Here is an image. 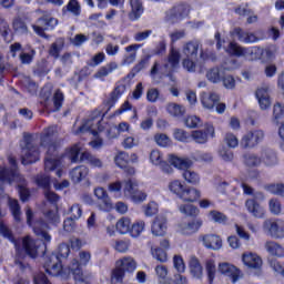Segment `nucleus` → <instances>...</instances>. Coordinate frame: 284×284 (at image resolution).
<instances>
[{
	"mask_svg": "<svg viewBox=\"0 0 284 284\" xmlns=\"http://www.w3.org/2000/svg\"><path fill=\"white\" fill-rule=\"evenodd\" d=\"M169 162L178 170H183L182 176L186 183H190L191 185H199V183H201L199 173L190 169L194 165V162L190 158L169 155Z\"/></svg>",
	"mask_w": 284,
	"mask_h": 284,
	"instance_id": "f257e3e1",
	"label": "nucleus"
},
{
	"mask_svg": "<svg viewBox=\"0 0 284 284\" xmlns=\"http://www.w3.org/2000/svg\"><path fill=\"white\" fill-rule=\"evenodd\" d=\"M179 63H181V52L179 50L171 48L166 63L161 67L159 62H154L151 68V77H156V74H170L179 68Z\"/></svg>",
	"mask_w": 284,
	"mask_h": 284,
	"instance_id": "f03ea898",
	"label": "nucleus"
},
{
	"mask_svg": "<svg viewBox=\"0 0 284 284\" xmlns=\"http://www.w3.org/2000/svg\"><path fill=\"white\" fill-rule=\"evenodd\" d=\"M136 262L132 257H124L116 262L115 268L111 273V284H123L125 272H134Z\"/></svg>",
	"mask_w": 284,
	"mask_h": 284,
	"instance_id": "7ed1b4c3",
	"label": "nucleus"
},
{
	"mask_svg": "<svg viewBox=\"0 0 284 284\" xmlns=\"http://www.w3.org/2000/svg\"><path fill=\"white\" fill-rule=\"evenodd\" d=\"M9 164L11 165L10 169L6 166L0 168V181L1 183H8L12 185V183H26V179L19 174L17 171V160L12 156L8 158Z\"/></svg>",
	"mask_w": 284,
	"mask_h": 284,
	"instance_id": "20e7f679",
	"label": "nucleus"
},
{
	"mask_svg": "<svg viewBox=\"0 0 284 284\" xmlns=\"http://www.w3.org/2000/svg\"><path fill=\"white\" fill-rule=\"evenodd\" d=\"M39 161V149L34 145V139L30 134L23 136L22 165H30Z\"/></svg>",
	"mask_w": 284,
	"mask_h": 284,
	"instance_id": "39448f33",
	"label": "nucleus"
},
{
	"mask_svg": "<svg viewBox=\"0 0 284 284\" xmlns=\"http://www.w3.org/2000/svg\"><path fill=\"white\" fill-rule=\"evenodd\" d=\"M264 139L265 132L263 130H252L242 136L240 145L242 150H254L260 143H263Z\"/></svg>",
	"mask_w": 284,
	"mask_h": 284,
	"instance_id": "423d86ee",
	"label": "nucleus"
},
{
	"mask_svg": "<svg viewBox=\"0 0 284 284\" xmlns=\"http://www.w3.org/2000/svg\"><path fill=\"white\" fill-rule=\"evenodd\" d=\"M263 231L271 239H284V220L268 219L263 222Z\"/></svg>",
	"mask_w": 284,
	"mask_h": 284,
	"instance_id": "0eeeda50",
	"label": "nucleus"
},
{
	"mask_svg": "<svg viewBox=\"0 0 284 284\" xmlns=\"http://www.w3.org/2000/svg\"><path fill=\"white\" fill-rule=\"evenodd\" d=\"M38 24H32L33 32L39 37H47L45 30H54L57 26H59V20L57 18H52V16L44 14L37 21Z\"/></svg>",
	"mask_w": 284,
	"mask_h": 284,
	"instance_id": "6e6552de",
	"label": "nucleus"
},
{
	"mask_svg": "<svg viewBox=\"0 0 284 284\" xmlns=\"http://www.w3.org/2000/svg\"><path fill=\"white\" fill-rule=\"evenodd\" d=\"M57 125H51L44 128L41 133V146L47 148L48 152H55L57 144L54 142V136L57 135Z\"/></svg>",
	"mask_w": 284,
	"mask_h": 284,
	"instance_id": "1a4fd4ad",
	"label": "nucleus"
},
{
	"mask_svg": "<svg viewBox=\"0 0 284 284\" xmlns=\"http://www.w3.org/2000/svg\"><path fill=\"white\" fill-rule=\"evenodd\" d=\"M217 271L220 274H223V276L230 278L232 283H236L243 278V272H241L239 267L227 262L220 263Z\"/></svg>",
	"mask_w": 284,
	"mask_h": 284,
	"instance_id": "9d476101",
	"label": "nucleus"
},
{
	"mask_svg": "<svg viewBox=\"0 0 284 284\" xmlns=\"http://www.w3.org/2000/svg\"><path fill=\"white\" fill-rule=\"evenodd\" d=\"M44 270L50 276H63V265H61L59 255L51 254L48 256L44 263Z\"/></svg>",
	"mask_w": 284,
	"mask_h": 284,
	"instance_id": "9b49d317",
	"label": "nucleus"
},
{
	"mask_svg": "<svg viewBox=\"0 0 284 284\" xmlns=\"http://www.w3.org/2000/svg\"><path fill=\"white\" fill-rule=\"evenodd\" d=\"M101 116L95 115L87 120L75 132V134H83L85 132H90L93 136H97L99 132H103V126H101Z\"/></svg>",
	"mask_w": 284,
	"mask_h": 284,
	"instance_id": "f8f14e48",
	"label": "nucleus"
},
{
	"mask_svg": "<svg viewBox=\"0 0 284 284\" xmlns=\"http://www.w3.org/2000/svg\"><path fill=\"white\" fill-rule=\"evenodd\" d=\"M36 183L39 185V187H42L44 190V197L49 203H52L55 205V203H59V196L57 193L50 191V176L48 175H38L36 178Z\"/></svg>",
	"mask_w": 284,
	"mask_h": 284,
	"instance_id": "ddd939ff",
	"label": "nucleus"
},
{
	"mask_svg": "<svg viewBox=\"0 0 284 284\" xmlns=\"http://www.w3.org/2000/svg\"><path fill=\"white\" fill-rule=\"evenodd\" d=\"M190 14V6L187 4H179L173 7L166 12V21L170 23H178V21H182Z\"/></svg>",
	"mask_w": 284,
	"mask_h": 284,
	"instance_id": "4468645a",
	"label": "nucleus"
},
{
	"mask_svg": "<svg viewBox=\"0 0 284 284\" xmlns=\"http://www.w3.org/2000/svg\"><path fill=\"white\" fill-rule=\"evenodd\" d=\"M231 37L236 38L237 41H240V43H256L258 42V37H256V33L254 32H250V31H245L243 30L241 27H236L234 28L231 32H230Z\"/></svg>",
	"mask_w": 284,
	"mask_h": 284,
	"instance_id": "2eb2a0df",
	"label": "nucleus"
},
{
	"mask_svg": "<svg viewBox=\"0 0 284 284\" xmlns=\"http://www.w3.org/2000/svg\"><path fill=\"white\" fill-rule=\"evenodd\" d=\"M258 48L256 47H251V48H245L241 47V44L236 42H230L227 47V52L229 54H233V57H250L254 54V52H257Z\"/></svg>",
	"mask_w": 284,
	"mask_h": 284,
	"instance_id": "dca6fc26",
	"label": "nucleus"
},
{
	"mask_svg": "<svg viewBox=\"0 0 284 284\" xmlns=\"http://www.w3.org/2000/svg\"><path fill=\"white\" fill-rule=\"evenodd\" d=\"M94 196L99 199L100 204L99 207L103 212H110V210H113L112 200L110 199V195H108V191L103 187H95L94 189Z\"/></svg>",
	"mask_w": 284,
	"mask_h": 284,
	"instance_id": "f3484780",
	"label": "nucleus"
},
{
	"mask_svg": "<svg viewBox=\"0 0 284 284\" xmlns=\"http://www.w3.org/2000/svg\"><path fill=\"white\" fill-rule=\"evenodd\" d=\"M153 236H165L168 234V219L163 215H158L151 225Z\"/></svg>",
	"mask_w": 284,
	"mask_h": 284,
	"instance_id": "a211bd4d",
	"label": "nucleus"
},
{
	"mask_svg": "<svg viewBox=\"0 0 284 284\" xmlns=\"http://www.w3.org/2000/svg\"><path fill=\"white\" fill-rule=\"evenodd\" d=\"M129 6H130V10L128 13L129 21H139V19L143 17V12H145L143 2L141 0H129Z\"/></svg>",
	"mask_w": 284,
	"mask_h": 284,
	"instance_id": "6ab92c4d",
	"label": "nucleus"
},
{
	"mask_svg": "<svg viewBox=\"0 0 284 284\" xmlns=\"http://www.w3.org/2000/svg\"><path fill=\"white\" fill-rule=\"evenodd\" d=\"M201 241L207 250H221L223 247V240L216 234H206L201 236Z\"/></svg>",
	"mask_w": 284,
	"mask_h": 284,
	"instance_id": "aec40b11",
	"label": "nucleus"
},
{
	"mask_svg": "<svg viewBox=\"0 0 284 284\" xmlns=\"http://www.w3.org/2000/svg\"><path fill=\"white\" fill-rule=\"evenodd\" d=\"M242 262L250 270H261L263 265V260L256 253H243Z\"/></svg>",
	"mask_w": 284,
	"mask_h": 284,
	"instance_id": "412c9836",
	"label": "nucleus"
},
{
	"mask_svg": "<svg viewBox=\"0 0 284 284\" xmlns=\"http://www.w3.org/2000/svg\"><path fill=\"white\" fill-rule=\"evenodd\" d=\"M48 223H45L43 220L37 221L33 224V232L36 236L44 241V243H50L52 241V236L48 234Z\"/></svg>",
	"mask_w": 284,
	"mask_h": 284,
	"instance_id": "4be33fe9",
	"label": "nucleus"
},
{
	"mask_svg": "<svg viewBox=\"0 0 284 284\" xmlns=\"http://www.w3.org/2000/svg\"><path fill=\"white\" fill-rule=\"evenodd\" d=\"M245 207L248 214H252L254 219H264L265 217V207L261 206L258 202L254 199H248L245 201Z\"/></svg>",
	"mask_w": 284,
	"mask_h": 284,
	"instance_id": "5701e85b",
	"label": "nucleus"
},
{
	"mask_svg": "<svg viewBox=\"0 0 284 284\" xmlns=\"http://www.w3.org/2000/svg\"><path fill=\"white\" fill-rule=\"evenodd\" d=\"M22 250L30 258H37V256H39V245H37V241L30 236L22 239Z\"/></svg>",
	"mask_w": 284,
	"mask_h": 284,
	"instance_id": "b1692460",
	"label": "nucleus"
},
{
	"mask_svg": "<svg viewBox=\"0 0 284 284\" xmlns=\"http://www.w3.org/2000/svg\"><path fill=\"white\" fill-rule=\"evenodd\" d=\"M255 97L258 101L261 110H267V108L272 105V102L270 101V88H258L255 92Z\"/></svg>",
	"mask_w": 284,
	"mask_h": 284,
	"instance_id": "393cba45",
	"label": "nucleus"
},
{
	"mask_svg": "<svg viewBox=\"0 0 284 284\" xmlns=\"http://www.w3.org/2000/svg\"><path fill=\"white\" fill-rule=\"evenodd\" d=\"M189 268L190 274L193 276V278H203V265H201V261H199V257H196V255L190 256Z\"/></svg>",
	"mask_w": 284,
	"mask_h": 284,
	"instance_id": "a878e982",
	"label": "nucleus"
},
{
	"mask_svg": "<svg viewBox=\"0 0 284 284\" xmlns=\"http://www.w3.org/2000/svg\"><path fill=\"white\" fill-rule=\"evenodd\" d=\"M262 163L267 168H274V165H278V156H276V152L272 149H262L261 151Z\"/></svg>",
	"mask_w": 284,
	"mask_h": 284,
	"instance_id": "bb28decb",
	"label": "nucleus"
},
{
	"mask_svg": "<svg viewBox=\"0 0 284 284\" xmlns=\"http://www.w3.org/2000/svg\"><path fill=\"white\" fill-rule=\"evenodd\" d=\"M200 45L196 40L189 41L183 44L182 54L189 59H197Z\"/></svg>",
	"mask_w": 284,
	"mask_h": 284,
	"instance_id": "cd10ccee",
	"label": "nucleus"
},
{
	"mask_svg": "<svg viewBox=\"0 0 284 284\" xmlns=\"http://www.w3.org/2000/svg\"><path fill=\"white\" fill-rule=\"evenodd\" d=\"M142 47V44H131L125 47V52L123 60H122V65H132L134 61H136V52H139V49Z\"/></svg>",
	"mask_w": 284,
	"mask_h": 284,
	"instance_id": "c85d7f7f",
	"label": "nucleus"
},
{
	"mask_svg": "<svg viewBox=\"0 0 284 284\" xmlns=\"http://www.w3.org/2000/svg\"><path fill=\"white\" fill-rule=\"evenodd\" d=\"M219 101H221V98L216 93L203 92L201 94V103L206 110H213Z\"/></svg>",
	"mask_w": 284,
	"mask_h": 284,
	"instance_id": "c756f323",
	"label": "nucleus"
},
{
	"mask_svg": "<svg viewBox=\"0 0 284 284\" xmlns=\"http://www.w3.org/2000/svg\"><path fill=\"white\" fill-rule=\"evenodd\" d=\"M180 199L186 203H194L201 199V191L192 186H184V191L180 195Z\"/></svg>",
	"mask_w": 284,
	"mask_h": 284,
	"instance_id": "7c9ffc66",
	"label": "nucleus"
},
{
	"mask_svg": "<svg viewBox=\"0 0 284 284\" xmlns=\"http://www.w3.org/2000/svg\"><path fill=\"white\" fill-rule=\"evenodd\" d=\"M90 174V169L85 165L75 166L70 172V178L73 183H81Z\"/></svg>",
	"mask_w": 284,
	"mask_h": 284,
	"instance_id": "2f4dec72",
	"label": "nucleus"
},
{
	"mask_svg": "<svg viewBox=\"0 0 284 284\" xmlns=\"http://www.w3.org/2000/svg\"><path fill=\"white\" fill-rule=\"evenodd\" d=\"M201 225H203V222L201 220H195L189 223L180 224L179 230L181 234L190 235L195 234L197 230H201Z\"/></svg>",
	"mask_w": 284,
	"mask_h": 284,
	"instance_id": "473e14b6",
	"label": "nucleus"
},
{
	"mask_svg": "<svg viewBox=\"0 0 284 284\" xmlns=\"http://www.w3.org/2000/svg\"><path fill=\"white\" fill-rule=\"evenodd\" d=\"M69 271L78 283H83L85 281V275L83 274V270L81 268V264H79L78 260H73L71 262Z\"/></svg>",
	"mask_w": 284,
	"mask_h": 284,
	"instance_id": "72a5a7b5",
	"label": "nucleus"
},
{
	"mask_svg": "<svg viewBox=\"0 0 284 284\" xmlns=\"http://www.w3.org/2000/svg\"><path fill=\"white\" fill-rule=\"evenodd\" d=\"M122 190L124 196L130 199L139 190V182L133 179L124 180L122 182Z\"/></svg>",
	"mask_w": 284,
	"mask_h": 284,
	"instance_id": "f704fd0d",
	"label": "nucleus"
},
{
	"mask_svg": "<svg viewBox=\"0 0 284 284\" xmlns=\"http://www.w3.org/2000/svg\"><path fill=\"white\" fill-rule=\"evenodd\" d=\"M81 143L72 145L68 152V158L71 163H83V153H81Z\"/></svg>",
	"mask_w": 284,
	"mask_h": 284,
	"instance_id": "c9c22d12",
	"label": "nucleus"
},
{
	"mask_svg": "<svg viewBox=\"0 0 284 284\" xmlns=\"http://www.w3.org/2000/svg\"><path fill=\"white\" fill-rule=\"evenodd\" d=\"M28 16H17L12 22L13 30L16 32H19V34H28V24H26V21H28Z\"/></svg>",
	"mask_w": 284,
	"mask_h": 284,
	"instance_id": "e433bc0d",
	"label": "nucleus"
},
{
	"mask_svg": "<svg viewBox=\"0 0 284 284\" xmlns=\"http://www.w3.org/2000/svg\"><path fill=\"white\" fill-rule=\"evenodd\" d=\"M114 70H119V64L116 62H109L104 67H101L98 72H95V79H105L109 74H112Z\"/></svg>",
	"mask_w": 284,
	"mask_h": 284,
	"instance_id": "4c0bfd02",
	"label": "nucleus"
},
{
	"mask_svg": "<svg viewBox=\"0 0 284 284\" xmlns=\"http://www.w3.org/2000/svg\"><path fill=\"white\" fill-rule=\"evenodd\" d=\"M65 47V40L63 38H58L49 48V55L53 59H59L61 51Z\"/></svg>",
	"mask_w": 284,
	"mask_h": 284,
	"instance_id": "58836bf2",
	"label": "nucleus"
},
{
	"mask_svg": "<svg viewBox=\"0 0 284 284\" xmlns=\"http://www.w3.org/2000/svg\"><path fill=\"white\" fill-rule=\"evenodd\" d=\"M224 74L225 73L223 72V69L215 67L206 71V79L211 83H221V81H223Z\"/></svg>",
	"mask_w": 284,
	"mask_h": 284,
	"instance_id": "ea45409f",
	"label": "nucleus"
},
{
	"mask_svg": "<svg viewBox=\"0 0 284 284\" xmlns=\"http://www.w3.org/2000/svg\"><path fill=\"white\" fill-rule=\"evenodd\" d=\"M59 165V159H57V151H48L44 159V169L47 172H51Z\"/></svg>",
	"mask_w": 284,
	"mask_h": 284,
	"instance_id": "a19ab883",
	"label": "nucleus"
},
{
	"mask_svg": "<svg viewBox=\"0 0 284 284\" xmlns=\"http://www.w3.org/2000/svg\"><path fill=\"white\" fill-rule=\"evenodd\" d=\"M265 250L272 254V256H284V247L274 241H267L265 243Z\"/></svg>",
	"mask_w": 284,
	"mask_h": 284,
	"instance_id": "79ce46f5",
	"label": "nucleus"
},
{
	"mask_svg": "<svg viewBox=\"0 0 284 284\" xmlns=\"http://www.w3.org/2000/svg\"><path fill=\"white\" fill-rule=\"evenodd\" d=\"M82 161L91 165V168H103V161L88 151L82 152Z\"/></svg>",
	"mask_w": 284,
	"mask_h": 284,
	"instance_id": "37998d69",
	"label": "nucleus"
},
{
	"mask_svg": "<svg viewBox=\"0 0 284 284\" xmlns=\"http://www.w3.org/2000/svg\"><path fill=\"white\" fill-rule=\"evenodd\" d=\"M273 122L278 125L284 123V105L277 102L273 106Z\"/></svg>",
	"mask_w": 284,
	"mask_h": 284,
	"instance_id": "c03bdc74",
	"label": "nucleus"
},
{
	"mask_svg": "<svg viewBox=\"0 0 284 284\" xmlns=\"http://www.w3.org/2000/svg\"><path fill=\"white\" fill-rule=\"evenodd\" d=\"M9 207L14 221L21 223V206L19 205V201L9 197Z\"/></svg>",
	"mask_w": 284,
	"mask_h": 284,
	"instance_id": "a18cd8bd",
	"label": "nucleus"
},
{
	"mask_svg": "<svg viewBox=\"0 0 284 284\" xmlns=\"http://www.w3.org/2000/svg\"><path fill=\"white\" fill-rule=\"evenodd\" d=\"M12 34V29H10V23L6 18L0 16V37L3 41H10V36Z\"/></svg>",
	"mask_w": 284,
	"mask_h": 284,
	"instance_id": "49530a36",
	"label": "nucleus"
},
{
	"mask_svg": "<svg viewBox=\"0 0 284 284\" xmlns=\"http://www.w3.org/2000/svg\"><path fill=\"white\" fill-rule=\"evenodd\" d=\"M243 159L247 168H258V165L262 163L261 156H258L256 153H246L243 155Z\"/></svg>",
	"mask_w": 284,
	"mask_h": 284,
	"instance_id": "de8ad7c7",
	"label": "nucleus"
},
{
	"mask_svg": "<svg viewBox=\"0 0 284 284\" xmlns=\"http://www.w3.org/2000/svg\"><path fill=\"white\" fill-rule=\"evenodd\" d=\"M205 272L209 278V283H214V278H216V263L214 262V260H206Z\"/></svg>",
	"mask_w": 284,
	"mask_h": 284,
	"instance_id": "09e8293b",
	"label": "nucleus"
},
{
	"mask_svg": "<svg viewBox=\"0 0 284 284\" xmlns=\"http://www.w3.org/2000/svg\"><path fill=\"white\" fill-rule=\"evenodd\" d=\"M169 190L170 192H172V194H175V196H179L181 199V195L185 190V184H183V182H181L180 180H173L169 183Z\"/></svg>",
	"mask_w": 284,
	"mask_h": 284,
	"instance_id": "8fccbe9b",
	"label": "nucleus"
},
{
	"mask_svg": "<svg viewBox=\"0 0 284 284\" xmlns=\"http://www.w3.org/2000/svg\"><path fill=\"white\" fill-rule=\"evenodd\" d=\"M65 10L68 12H71L73 17H81V4L79 3V0H70L68 4L63 8L64 13Z\"/></svg>",
	"mask_w": 284,
	"mask_h": 284,
	"instance_id": "3c124183",
	"label": "nucleus"
},
{
	"mask_svg": "<svg viewBox=\"0 0 284 284\" xmlns=\"http://www.w3.org/2000/svg\"><path fill=\"white\" fill-rule=\"evenodd\" d=\"M166 110L171 116H183L185 114V106L178 103H169Z\"/></svg>",
	"mask_w": 284,
	"mask_h": 284,
	"instance_id": "603ef678",
	"label": "nucleus"
},
{
	"mask_svg": "<svg viewBox=\"0 0 284 284\" xmlns=\"http://www.w3.org/2000/svg\"><path fill=\"white\" fill-rule=\"evenodd\" d=\"M132 222L130 221L129 217H122L118 221L115 227L120 234H128L130 232Z\"/></svg>",
	"mask_w": 284,
	"mask_h": 284,
	"instance_id": "864d4df0",
	"label": "nucleus"
},
{
	"mask_svg": "<svg viewBox=\"0 0 284 284\" xmlns=\"http://www.w3.org/2000/svg\"><path fill=\"white\" fill-rule=\"evenodd\" d=\"M179 210L185 216H199V209L192 204H182Z\"/></svg>",
	"mask_w": 284,
	"mask_h": 284,
	"instance_id": "5fc2aeb1",
	"label": "nucleus"
},
{
	"mask_svg": "<svg viewBox=\"0 0 284 284\" xmlns=\"http://www.w3.org/2000/svg\"><path fill=\"white\" fill-rule=\"evenodd\" d=\"M37 51H34V49H30L29 52L21 51L19 59L23 65H30V63H32L34 60Z\"/></svg>",
	"mask_w": 284,
	"mask_h": 284,
	"instance_id": "6e6d98bb",
	"label": "nucleus"
},
{
	"mask_svg": "<svg viewBox=\"0 0 284 284\" xmlns=\"http://www.w3.org/2000/svg\"><path fill=\"white\" fill-rule=\"evenodd\" d=\"M115 165H118V168H128V164L130 163V154L125 153V152H120L115 159H114Z\"/></svg>",
	"mask_w": 284,
	"mask_h": 284,
	"instance_id": "4d7b16f0",
	"label": "nucleus"
},
{
	"mask_svg": "<svg viewBox=\"0 0 284 284\" xmlns=\"http://www.w3.org/2000/svg\"><path fill=\"white\" fill-rule=\"evenodd\" d=\"M219 156L222 159V161H225L226 163H230V161H234V152H232V150L227 149L225 145H222L219 149Z\"/></svg>",
	"mask_w": 284,
	"mask_h": 284,
	"instance_id": "13d9d810",
	"label": "nucleus"
},
{
	"mask_svg": "<svg viewBox=\"0 0 284 284\" xmlns=\"http://www.w3.org/2000/svg\"><path fill=\"white\" fill-rule=\"evenodd\" d=\"M143 230H145V222L140 220L132 224L130 234L131 236L136 239V236H141V233L143 232Z\"/></svg>",
	"mask_w": 284,
	"mask_h": 284,
	"instance_id": "bf43d9fd",
	"label": "nucleus"
},
{
	"mask_svg": "<svg viewBox=\"0 0 284 284\" xmlns=\"http://www.w3.org/2000/svg\"><path fill=\"white\" fill-rule=\"evenodd\" d=\"M64 95L61 90H57L53 94V105H54V112H59L63 105Z\"/></svg>",
	"mask_w": 284,
	"mask_h": 284,
	"instance_id": "052dcab7",
	"label": "nucleus"
},
{
	"mask_svg": "<svg viewBox=\"0 0 284 284\" xmlns=\"http://www.w3.org/2000/svg\"><path fill=\"white\" fill-rule=\"evenodd\" d=\"M268 210L271 214H274L275 216H278L282 212L281 201L277 199H271L268 201Z\"/></svg>",
	"mask_w": 284,
	"mask_h": 284,
	"instance_id": "680f3d73",
	"label": "nucleus"
},
{
	"mask_svg": "<svg viewBox=\"0 0 284 284\" xmlns=\"http://www.w3.org/2000/svg\"><path fill=\"white\" fill-rule=\"evenodd\" d=\"M224 143L227 148H232L234 150L235 148H239V138L234 133L229 132L224 136Z\"/></svg>",
	"mask_w": 284,
	"mask_h": 284,
	"instance_id": "e2e57ef3",
	"label": "nucleus"
},
{
	"mask_svg": "<svg viewBox=\"0 0 284 284\" xmlns=\"http://www.w3.org/2000/svg\"><path fill=\"white\" fill-rule=\"evenodd\" d=\"M191 138L195 143H200L203 145L207 141V133L201 131V130H195L192 132Z\"/></svg>",
	"mask_w": 284,
	"mask_h": 284,
	"instance_id": "0e129e2a",
	"label": "nucleus"
},
{
	"mask_svg": "<svg viewBox=\"0 0 284 284\" xmlns=\"http://www.w3.org/2000/svg\"><path fill=\"white\" fill-rule=\"evenodd\" d=\"M129 199H131L133 203H143V201L148 200V193L138 189Z\"/></svg>",
	"mask_w": 284,
	"mask_h": 284,
	"instance_id": "69168bd1",
	"label": "nucleus"
},
{
	"mask_svg": "<svg viewBox=\"0 0 284 284\" xmlns=\"http://www.w3.org/2000/svg\"><path fill=\"white\" fill-rule=\"evenodd\" d=\"M267 191L271 192V194H275L276 196H284V184H270L267 186Z\"/></svg>",
	"mask_w": 284,
	"mask_h": 284,
	"instance_id": "338daca9",
	"label": "nucleus"
},
{
	"mask_svg": "<svg viewBox=\"0 0 284 284\" xmlns=\"http://www.w3.org/2000/svg\"><path fill=\"white\" fill-rule=\"evenodd\" d=\"M184 125L191 129L199 128V125H201V118L196 115H189L186 119H184Z\"/></svg>",
	"mask_w": 284,
	"mask_h": 284,
	"instance_id": "774afa93",
	"label": "nucleus"
}]
</instances>
